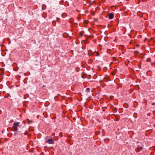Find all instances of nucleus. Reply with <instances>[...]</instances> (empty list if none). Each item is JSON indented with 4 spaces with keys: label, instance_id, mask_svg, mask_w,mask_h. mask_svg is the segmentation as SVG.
<instances>
[{
    "label": "nucleus",
    "instance_id": "nucleus-1",
    "mask_svg": "<svg viewBox=\"0 0 155 155\" xmlns=\"http://www.w3.org/2000/svg\"><path fill=\"white\" fill-rule=\"evenodd\" d=\"M46 142L49 144H53L54 142V140L52 138H50L46 140Z\"/></svg>",
    "mask_w": 155,
    "mask_h": 155
},
{
    "label": "nucleus",
    "instance_id": "nucleus-2",
    "mask_svg": "<svg viewBox=\"0 0 155 155\" xmlns=\"http://www.w3.org/2000/svg\"><path fill=\"white\" fill-rule=\"evenodd\" d=\"M142 149V147L141 146H138L137 148L135 150L137 152H138L140 151Z\"/></svg>",
    "mask_w": 155,
    "mask_h": 155
},
{
    "label": "nucleus",
    "instance_id": "nucleus-3",
    "mask_svg": "<svg viewBox=\"0 0 155 155\" xmlns=\"http://www.w3.org/2000/svg\"><path fill=\"white\" fill-rule=\"evenodd\" d=\"M109 19H112L114 17V14L113 13H110L108 15Z\"/></svg>",
    "mask_w": 155,
    "mask_h": 155
},
{
    "label": "nucleus",
    "instance_id": "nucleus-4",
    "mask_svg": "<svg viewBox=\"0 0 155 155\" xmlns=\"http://www.w3.org/2000/svg\"><path fill=\"white\" fill-rule=\"evenodd\" d=\"M19 122L14 123L13 124V127H15V126H16V127L19 126Z\"/></svg>",
    "mask_w": 155,
    "mask_h": 155
},
{
    "label": "nucleus",
    "instance_id": "nucleus-5",
    "mask_svg": "<svg viewBox=\"0 0 155 155\" xmlns=\"http://www.w3.org/2000/svg\"><path fill=\"white\" fill-rule=\"evenodd\" d=\"M12 128L13 130V131H17L18 128L17 127H16V126L13 127V126H12Z\"/></svg>",
    "mask_w": 155,
    "mask_h": 155
},
{
    "label": "nucleus",
    "instance_id": "nucleus-6",
    "mask_svg": "<svg viewBox=\"0 0 155 155\" xmlns=\"http://www.w3.org/2000/svg\"><path fill=\"white\" fill-rule=\"evenodd\" d=\"M124 107L127 108L128 107V105L127 103H125L124 104Z\"/></svg>",
    "mask_w": 155,
    "mask_h": 155
},
{
    "label": "nucleus",
    "instance_id": "nucleus-7",
    "mask_svg": "<svg viewBox=\"0 0 155 155\" xmlns=\"http://www.w3.org/2000/svg\"><path fill=\"white\" fill-rule=\"evenodd\" d=\"M79 35L81 37H82V36H83V33L82 32H80V33H79Z\"/></svg>",
    "mask_w": 155,
    "mask_h": 155
},
{
    "label": "nucleus",
    "instance_id": "nucleus-8",
    "mask_svg": "<svg viewBox=\"0 0 155 155\" xmlns=\"http://www.w3.org/2000/svg\"><path fill=\"white\" fill-rule=\"evenodd\" d=\"M90 91V89L89 88H87L86 89V91L87 92H88Z\"/></svg>",
    "mask_w": 155,
    "mask_h": 155
},
{
    "label": "nucleus",
    "instance_id": "nucleus-9",
    "mask_svg": "<svg viewBox=\"0 0 155 155\" xmlns=\"http://www.w3.org/2000/svg\"><path fill=\"white\" fill-rule=\"evenodd\" d=\"M15 131V132L14 133V135L15 136H16L18 134V132H17V131Z\"/></svg>",
    "mask_w": 155,
    "mask_h": 155
},
{
    "label": "nucleus",
    "instance_id": "nucleus-10",
    "mask_svg": "<svg viewBox=\"0 0 155 155\" xmlns=\"http://www.w3.org/2000/svg\"><path fill=\"white\" fill-rule=\"evenodd\" d=\"M113 60L114 61H116V58H113Z\"/></svg>",
    "mask_w": 155,
    "mask_h": 155
},
{
    "label": "nucleus",
    "instance_id": "nucleus-11",
    "mask_svg": "<svg viewBox=\"0 0 155 155\" xmlns=\"http://www.w3.org/2000/svg\"><path fill=\"white\" fill-rule=\"evenodd\" d=\"M154 104H155V103H152V105H154Z\"/></svg>",
    "mask_w": 155,
    "mask_h": 155
},
{
    "label": "nucleus",
    "instance_id": "nucleus-12",
    "mask_svg": "<svg viewBox=\"0 0 155 155\" xmlns=\"http://www.w3.org/2000/svg\"><path fill=\"white\" fill-rule=\"evenodd\" d=\"M78 18V20H79V19H80V18H79V17H78V18Z\"/></svg>",
    "mask_w": 155,
    "mask_h": 155
},
{
    "label": "nucleus",
    "instance_id": "nucleus-13",
    "mask_svg": "<svg viewBox=\"0 0 155 155\" xmlns=\"http://www.w3.org/2000/svg\"><path fill=\"white\" fill-rule=\"evenodd\" d=\"M43 87H45V85H43Z\"/></svg>",
    "mask_w": 155,
    "mask_h": 155
},
{
    "label": "nucleus",
    "instance_id": "nucleus-14",
    "mask_svg": "<svg viewBox=\"0 0 155 155\" xmlns=\"http://www.w3.org/2000/svg\"><path fill=\"white\" fill-rule=\"evenodd\" d=\"M26 132H25V135H26Z\"/></svg>",
    "mask_w": 155,
    "mask_h": 155
},
{
    "label": "nucleus",
    "instance_id": "nucleus-15",
    "mask_svg": "<svg viewBox=\"0 0 155 155\" xmlns=\"http://www.w3.org/2000/svg\"><path fill=\"white\" fill-rule=\"evenodd\" d=\"M113 75H114L115 74H114V73H113Z\"/></svg>",
    "mask_w": 155,
    "mask_h": 155
},
{
    "label": "nucleus",
    "instance_id": "nucleus-16",
    "mask_svg": "<svg viewBox=\"0 0 155 155\" xmlns=\"http://www.w3.org/2000/svg\"><path fill=\"white\" fill-rule=\"evenodd\" d=\"M113 75H114L115 74H114V73H113Z\"/></svg>",
    "mask_w": 155,
    "mask_h": 155
},
{
    "label": "nucleus",
    "instance_id": "nucleus-17",
    "mask_svg": "<svg viewBox=\"0 0 155 155\" xmlns=\"http://www.w3.org/2000/svg\"><path fill=\"white\" fill-rule=\"evenodd\" d=\"M149 114H148V116H149Z\"/></svg>",
    "mask_w": 155,
    "mask_h": 155
}]
</instances>
